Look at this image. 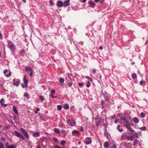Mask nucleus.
Returning a JSON list of instances; mask_svg holds the SVG:
<instances>
[{
  "label": "nucleus",
  "instance_id": "obj_1",
  "mask_svg": "<svg viewBox=\"0 0 148 148\" xmlns=\"http://www.w3.org/2000/svg\"><path fill=\"white\" fill-rule=\"evenodd\" d=\"M7 41L8 42V47L11 50L12 52V55L14 56V52L16 50V46L11 40H8Z\"/></svg>",
  "mask_w": 148,
  "mask_h": 148
},
{
  "label": "nucleus",
  "instance_id": "obj_2",
  "mask_svg": "<svg viewBox=\"0 0 148 148\" xmlns=\"http://www.w3.org/2000/svg\"><path fill=\"white\" fill-rule=\"evenodd\" d=\"M84 143L86 145H88L91 143L92 140L90 137H87L85 138Z\"/></svg>",
  "mask_w": 148,
  "mask_h": 148
},
{
  "label": "nucleus",
  "instance_id": "obj_3",
  "mask_svg": "<svg viewBox=\"0 0 148 148\" xmlns=\"http://www.w3.org/2000/svg\"><path fill=\"white\" fill-rule=\"evenodd\" d=\"M20 130L25 137H26L27 139H29V135L27 132H26V130L23 128H21Z\"/></svg>",
  "mask_w": 148,
  "mask_h": 148
},
{
  "label": "nucleus",
  "instance_id": "obj_4",
  "mask_svg": "<svg viewBox=\"0 0 148 148\" xmlns=\"http://www.w3.org/2000/svg\"><path fill=\"white\" fill-rule=\"evenodd\" d=\"M20 81L19 79H14L13 80L12 82L13 85L18 86L20 83Z\"/></svg>",
  "mask_w": 148,
  "mask_h": 148
},
{
  "label": "nucleus",
  "instance_id": "obj_5",
  "mask_svg": "<svg viewBox=\"0 0 148 148\" xmlns=\"http://www.w3.org/2000/svg\"><path fill=\"white\" fill-rule=\"evenodd\" d=\"M15 135L17 137L22 138L23 140L25 139L24 137L19 132L15 131L14 132Z\"/></svg>",
  "mask_w": 148,
  "mask_h": 148
},
{
  "label": "nucleus",
  "instance_id": "obj_6",
  "mask_svg": "<svg viewBox=\"0 0 148 148\" xmlns=\"http://www.w3.org/2000/svg\"><path fill=\"white\" fill-rule=\"evenodd\" d=\"M67 123L71 126H73L75 125L76 123L75 121L73 120H68L67 121Z\"/></svg>",
  "mask_w": 148,
  "mask_h": 148
},
{
  "label": "nucleus",
  "instance_id": "obj_7",
  "mask_svg": "<svg viewBox=\"0 0 148 148\" xmlns=\"http://www.w3.org/2000/svg\"><path fill=\"white\" fill-rule=\"evenodd\" d=\"M125 127H126L128 129L130 132H134V130H133L132 128L131 127L130 124L128 121L127 122L125 123Z\"/></svg>",
  "mask_w": 148,
  "mask_h": 148
},
{
  "label": "nucleus",
  "instance_id": "obj_8",
  "mask_svg": "<svg viewBox=\"0 0 148 148\" xmlns=\"http://www.w3.org/2000/svg\"><path fill=\"white\" fill-rule=\"evenodd\" d=\"M131 144L123 142L121 144V145L122 147H125V148H130Z\"/></svg>",
  "mask_w": 148,
  "mask_h": 148
},
{
  "label": "nucleus",
  "instance_id": "obj_9",
  "mask_svg": "<svg viewBox=\"0 0 148 148\" xmlns=\"http://www.w3.org/2000/svg\"><path fill=\"white\" fill-rule=\"evenodd\" d=\"M57 6L58 8H61L63 6V3L61 1H59L57 2Z\"/></svg>",
  "mask_w": 148,
  "mask_h": 148
},
{
  "label": "nucleus",
  "instance_id": "obj_10",
  "mask_svg": "<svg viewBox=\"0 0 148 148\" xmlns=\"http://www.w3.org/2000/svg\"><path fill=\"white\" fill-rule=\"evenodd\" d=\"M70 0H66L64 1L63 3V7L66 8L69 5Z\"/></svg>",
  "mask_w": 148,
  "mask_h": 148
},
{
  "label": "nucleus",
  "instance_id": "obj_11",
  "mask_svg": "<svg viewBox=\"0 0 148 148\" xmlns=\"http://www.w3.org/2000/svg\"><path fill=\"white\" fill-rule=\"evenodd\" d=\"M128 136L126 133L123 132L122 133V135L121 137V140H124L125 139H127V136Z\"/></svg>",
  "mask_w": 148,
  "mask_h": 148
},
{
  "label": "nucleus",
  "instance_id": "obj_12",
  "mask_svg": "<svg viewBox=\"0 0 148 148\" xmlns=\"http://www.w3.org/2000/svg\"><path fill=\"white\" fill-rule=\"evenodd\" d=\"M23 81L25 84V87H27V86L28 81L26 79V77L25 75H24V77L23 78Z\"/></svg>",
  "mask_w": 148,
  "mask_h": 148
},
{
  "label": "nucleus",
  "instance_id": "obj_13",
  "mask_svg": "<svg viewBox=\"0 0 148 148\" xmlns=\"http://www.w3.org/2000/svg\"><path fill=\"white\" fill-rule=\"evenodd\" d=\"M66 77L65 78V79L66 81H69L71 79V75L69 73H68L66 74Z\"/></svg>",
  "mask_w": 148,
  "mask_h": 148
},
{
  "label": "nucleus",
  "instance_id": "obj_14",
  "mask_svg": "<svg viewBox=\"0 0 148 148\" xmlns=\"http://www.w3.org/2000/svg\"><path fill=\"white\" fill-rule=\"evenodd\" d=\"M104 97L105 100L106 102H109L110 99V97L108 96L106 94L104 95Z\"/></svg>",
  "mask_w": 148,
  "mask_h": 148
},
{
  "label": "nucleus",
  "instance_id": "obj_15",
  "mask_svg": "<svg viewBox=\"0 0 148 148\" xmlns=\"http://www.w3.org/2000/svg\"><path fill=\"white\" fill-rule=\"evenodd\" d=\"M4 102V99H1L0 100V103L1 104V105L2 106H3L4 107H6L7 106V104H5L3 103Z\"/></svg>",
  "mask_w": 148,
  "mask_h": 148
},
{
  "label": "nucleus",
  "instance_id": "obj_16",
  "mask_svg": "<svg viewBox=\"0 0 148 148\" xmlns=\"http://www.w3.org/2000/svg\"><path fill=\"white\" fill-rule=\"evenodd\" d=\"M134 139V137L132 136H128L126 139L127 140L132 141Z\"/></svg>",
  "mask_w": 148,
  "mask_h": 148
},
{
  "label": "nucleus",
  "instance_id": "obj_17",
  "mask_svg": "<svg viewBox=\"0 0 148 148\" xmlns=\"http://www.w3.org/2000/svg\"><path fill=\"white\" fill-rule=\"evenodd\" d=\"M40 135V133L38 132H34L33 134V136L35 137H38Z\"/></svg>",
  "mask_w": 148,
  "mask_h": 148
},
{
  "label": "nucleus",
  "instance_id": "obj_18",
  "mask_svg": "<svg viewBox=\"0 0 148 148\" xmlns=\"http://www.w3.org/2000/svg\"><path fill=\"white\" fill-rule=\"evenodd\" d=\"M132 121L135 123H138L139 122V120L138 119V118L136 117H134L132 119Z\"/></svg>",
  "mask_w": 148,
  "mask_h": 148
},
{
  "label": "nucleus",
  "instance_id": "obj_19",
  "mask_svg": "<svg viewBox=\"0 0 148 148\" xmlns=\"http://www.w3.org/2000/svg\"><path fill=\"white\" fill-rule=\"evenodd\" d=\"M138 144H140V143L139 141L137 139H135L134 140V143H133V145L134 146H135L136 145Z\"/></svg>",
  "mask_w": 148,
  "mask_h": 148
},
{
  "label": "nucleus",
  "instance_id": "obj_20",
  "mask_svg": "<svg viewBox=\"0 0 148 148\" xmlns=\"http://www.w3.org/2000/svg\"><path fill=\"white\" fill-rule=\"evenodd\" d=\"M69 107V105L67 103L65 104L64 106V108L65 110H68Z\"/></svg>",
  "mask_w": 148,
  "mask_h": 148
},
{
  "label": "nucleus",
  "instance_id": "obj_21",
  "mask_svg": "<svg viewBox=\"0 0 148 148\" xmlns=\"http://www.w3.org/2000/svg\"><path fill=\"white\" fill-rule=\"evenodd\" d=\"M13 110L14 112L17 114L18 115V112L17 111V110L16 108V107L14 106L13 107Z\"/></svg>",
  "mask_w": 148,
  "mask_h": 148
},
{
  "label": "nucleus",
  "instance_id": "obj_22",
  "mask_svg": "<svg viewBox=\"0 0 148 148\" xmlns=\"http://www.w3.org/2000/svg\"><path fill=\"white\" fill-rule=\"evenodd\" d=\"M120 127V125H118L117 127V129L120 132H121L123 131V128H120L119 127Z\"/></svg>",
  "mask_w": 148,
  "mask_h": 148
},
{
  "label": "nucleus",
  "instance_id": "obj_23",
  "mask_svg": "<svg viewBox=\"0 0 148 148\" xmlns=\"http://www.w3.org/2000/svg\"><path fill=\"white\" fill-rule=\"evenodd\" d=\"M134 132H135V133H132V134H133V136L135 138H138L139 137V136L137 132H135L134 131Z\"/></svg>",
  "mask_w": 148,
  "mask_h": 148
},
{
  "label": "nucleus",
  "instance_id": "obj_24",
  "mask_svg": "<svg viewBox=\"0 0 148 148\" xmlns=\"http://www.w3.org/2000/svg\"><path fill=\"white\" fill-rule=\"evenodd\" d=\"M109 143L107 142H106L104 144V147L105 148H107L109 146Z\"/></svg>",
  "mask_w": 148,
  "mask_h": 148
},
{
  "label": "nucleus",
  "instance_id": "obj_25",
  "mask_svg": "<svg viewBox=\"0 0 148 148\" xmlns=\"http://www.w3.org/2000/svg\"><path fill=\"white\" fill-rule=\"evenodd\" d=\"M32 68H30L29 66H27L25 69V71L26 72H27L29 71H32Z\"/></svg>",
  "mask_w": 148,
  "mask_h": 148
},
{
  "label": "nucleus",
  "instance_id": "obj_26",
  "mask_svg": "<svg viewBox=\"0 0 148 148\" xmlns=\"http://www.w3.org/2000/svg\"><path fill=\"white\" fill-rule=\"evenodd\" d=\"M23 96L25 97H26L27 99H28L29 98V95L27 94V92H25L24 93Z\"/></svg>",
  "mask_w": 148,
  "mask_h": 148
},
{
  "label": "nucleus",
  "instance_id": "obj_27",
  "mask_svg": "<svg viewBox=\"0 0 148 148\" xmlns=\"http://www.w3.org/2000/svg\"><path fill=\"white\" fill-rule=\"evenodd\" d=\"M72 133L73 134H79V132L78 131L76 130H74L72 131Z\"/></svg>",
  "mask_w": 148,
  "mask_h": 148
},
{
  "label": "nucleus",
  "instance_id": "obj_28",
  "mask_svg": "<svg viewBox=\"0 0 148 148\" xmlns=\"http://www.w3.org/2000/svg\"><path fill=\"white\" fill-rule=\"evenodd\" d=\"M90 5L91 6L92 8H94L95 7V4L94 3L91 2L90 3Z\"/></svg>",
  "mask_w": 148,
  "mask_h": 148
},
{
  "label": "nucleus",
  "instance_id": "obj_29",
  "mask_svg": "<svg viewBox=\"0 0 148 148\" xmlns=\"http://www.w3.org/2000/svg\"><path fill=\"white\" fill-rule=\"evenodd\" d=\"M54 132L56 133H60V131L59 129L57 128H55L54 130Z\"/></svg>",
  "mask_w": 148,
  "mask_h": 148
},
{
  "label": "nucleus",
  "instance_id": "obj_30",
  "mask_svg": "<svg viewBox=\"0 0 148 148\" xmlns=\"http://www.w3.org/2000/svg\"><path fill=\"white\" fill-rule=\"evenodd\" d=\"M59 81L61 83L60 84L61 85L63 84V83L64 82V79L63 78H60L59 79Z\"/></svg>",
  "mask_w": 148,
  "mask_h": 148
},
{
  "label": "nucleus",
  "instance_id": "obj_31",
  "mask_svg": "<svg viewBox=\"0 0 148 148\" xmlns=\"http://www.w3.org/2000/svg\"><path fill=\"white\" fill-rule=\"evenodd\" d=\"M7 148H16V146L14 145H9Z\"/></svg>",
  "mask_w": 148,
  "mask_h": 148
},
{
  "label": "nucleus",
  "instance_id": "obj_32",
  "mask_svg": "<svg viewBox=\"0 0 148 148\" xmlns=\"http://www.w3.org/2000/svg\"><path fill=\"white\" fill-rule=\"evenodd\" d=\"M104 136L107 138H109V133H108L106 132H105L104 133Z\"/></svg>",
  "mask_w": 148,
  "mask_h": 148
},
{
  "label": "nucleus",
  "instance_id": "obj_33",
  "mask_svg": "<svg viewBox=\"0 0 148 148\" xmlns=\"http://www.w3.org/2000/svg\"><path fill=\"white\" fill-rule=\"evenodd\" d=\"M140 116L141 117L144 118L145 117V114L144 113L141 112L140 113Z\"/></svg>",
  "mask_w": 148,
  "mask_h": 148
},
{
  "label": "nucleus",
  "instance_id": "obj_34",
  "mask_svg": "<svg viewBox=\"0 0 148 148\" xmlns=\"http://www.w3.org/2000/svg\"><path fill=\"white\" fill-rule=\"evenodd\" d=\"M39 98L42 101H43L45 100V98L42 95H40L39 96Z\"/></svg>",
  "mask_w": 148,
  "mask_h": 148
},
{
  "label": "nucleus",
  "instance_id": "obj_35",
  "mask_svg": "<svg viewBox=\"0 0 148 148\" xmlns=\"http://www.w3.org/2000/svg\"><path fill=\"white\" fill-rule=\"evenodd\" d=\"M57 109L59 110H60L62 109V106L61 105H58L57 106Z\"/></svg>",
  "mask_w": 148,
  "mask_h": 148
},
{
  "label": "nucleus",
  "instance_id": "obj_36",
  "mask_svg": "<svg viewBox=\"0 0 148 148\" xmlns=\"http://www.w3.org/2000/svg\"><path fill=\"white\" fill-rule=\"evenodd\" d=\"M132 78H133L134 79H135L137 77L135 73H133L132 75Z\"/></svg>",
  "mask_w": 148,
  "mask_h": 148
},
{
  "label": "nucleus",
  "instance_id": "obj_37",
  "mask_svg": "<svg viewBox=\"0 0 148 148\" xmlns=\"http://www.w3.org/2000/svg\"><path fill=\"white\" fill-rule=\"evenodd\" d=\"M139 129L141 130L145 131L146 129V127L144 126L140 127Z\"/></svg>",
  "mask_w": 148,
  "mask_h": 148
},
{
  "label": "nucleus",
  "instance_id": "obj_38",
  "mask_svg": "<svg viewBox=\"0 0 148 148\" xmlns=\"http://www.w3.org/2000/svg\"><path fill=\"white\" fill-rule=\"evenodd\" d=\"M0 148H5L4 145L2 142H0Z\"/></svg>",
  "mask_w": 148,
  "mask_h": 148
},
{
  "label": "nucleus",
  "instance_id": "obj_39",
  "mask_svg": "<svg viewBox=\"0 0 148 148\" xmlns=\"http://www.w3.org/2000/svg\"><path fill=\"white\" fill-rule=\"evenodd\" d=\"M49 3L50 6H53L54 5V3L53 1L52 0H49Z\"/></svg>",
  "mask_w": 148,
  "mask_h": 148
},
{
  "label": "nucleus",
  "instance_id": "obj_40",
  "mask_svg": "<svg viewBox=\"0 0 148 148\" xmlns=\"http://www.w3.org/2000/svg\"><path fill=\"white\" fill-rule=\"evenodd\" d=\"M73 85V82H69L68 84L67 85L69 87H70L71 86Z\"/></svg>",
  "mask_w": 148,
  "mask_h": 148
},
{
  "label": "nucleus",
  "instance_id": "obj_41",
  "mask_svg": "<svg viewBox=\"0 0 148 148\" xmlns=\"http://www.w3.org/2000/svg\"><path fill=\"white\" fill-rule=\"evenodd\" d=\"M66 143V141L65 140H62L61 141V144L62 145H63Z\"/></svg>",
  "mask_w": 148,
  "mask_h": 148
},
{
  "label": "nucleus",
  "instance_id": "obj_42",
  "mask_svg": "<svg viewBox=\"0 0 148 148\" xmlns=\"http://www.w3.org/2000/svg\"><path fill=\"white\" fill-rule=\"evenodd\" d=\"M53 140L54 141L55 143H58V140L57 138L55 137H53Z\"/></svg>",
  "mask_w": 148,
  "mask_h": 148
},
{
  "label": "nucleus",
  "instance_id": "obj_43",
  "mask_svg": "<svg viewBox=\"0 0 148 148\" xmlns=\"http://www.w3.org/2000/svg\"><path fill=\"white\" fill-rule=\"evenodd\" d=\"M85 77V78H86L88 80H89L91 82H92V79L91 78L89 77H88V76H86Z\"/></svg>",
  "mask_w": 148,
  "mask_h": 148
},
{
  "label": "nucleus",
  "instance_id": "obj_44",
  "mask_svg": "<svg viewBox=\"0 0 148 148\" xmlns=\"http://www.w3.org/2000/svg\"><path fill=\"white\" fill-rule=\"evenodd\" d=\"M91 84V83L89 81L87 82V84H86V86L88 88L90 86V85Z\"/></svg>",
  "mask_w": 148,
  "mask_h": 148
},
{
  "label": "nucleus",
  "instance_id": "obj_45",
  "mask_svg": "<svg viewBox=\"0 0 148 148\" xmlns=\"http://www.w3.org/2000/svg\"><path fill=\"white\" fill-rule=\"evenodd\" d=\"M39 110L40 109L38 108H36V110L34 112V113L36 114H37L38 113V111H39Z\"/></svg>",
  "mask_w": 148,
  "mask_h": 148
},
{
  "label": "nucleus",
  "instance_id": "obj_46",
  "mask_svg": "<svg viewBox=\"0 0 148 148\" xmlns=\"http://www.w3.org/2000/svg\"><path fill=\"white\" fill-rule=\"evenodd\" d=\"M11 72H10L9 73V74L8 75H5V76L7 77H9L11 76Z\"/></svg>",
  "mask_w": 148,
  "mask_h": 148
},
{
  "label": "nucleus",
  "instance_id": "obj_47",
  "mask_svg": "<svg viewBox=\"0 0 148 148\" xmlns=\"http://www.w3.org/2000/svg\"><path fill=\"white\" fill-rule=\"evenodd\" d=\"M125 119V116H121L120 118L121 120L123 121H124Z\"/></svg>",
  "mask_w": 148,
  "mask_h": 148
},
{
  "label": "nucleus",
  "instance_id": "obj_48",
  "mask_svg": "<svg viewBox=\"0 0 148 148\" xmlns=\"http://www.w3.org/2000/svg\"><path fill=\"white\" fill-rule=\"evenodd\" d=\"M144 82L145 83V81H144L143 80H142L140 82V85H142L143 84Z\"/></svg>",
  "mask_w": 148,
  "mask_h": 148
},
{
  "label": "nucleus",
  "instance_id": "obj_49",
  "mask_svg": "<svg viewBox=\"0 0 148 148\" xmlns=\"http://www.w3.org/2000/svg\"><path fill=\"white\" fill-rule=\"evenodd\" d=\"M29 75L31 76L32 77L33 76V73H32V70L30 71V72L29 73Z\"/></svg>",
  "mask_w": 148,
  "mask_h": 148
},
{
  "label": "nucleus",
  "instance_id": "obj_50",
  "mask_svg": "<svg viewBox=\"0 0 148 148\" xmlns=\"http://www.w3.org/2000/svg\"><path fill=\"white\" fill-rule=\"evenodd\" d=\"M10 127L9 125H8L5 127V130H7L10 128Z\"/></svg>",
  "mask_w": 148,
  "mask_h": 148
},
{
  "label": "nucleus",
  "instance_id": "obj_51",
  "mask_svg": "<svg viewBox=\"0 0 148 148\" xmlns=\"http://www.w3.org/2000/svg\"><path fill=\"white\" fill-rule=\"evenodd\" d=\"M55 90L54 89H52L51 91V92L52 94L54 93H55Z\"/></svg>",
  "mask_w": 148,
  "mask_h": 148
},
{
  "label": "nucleus",
  "instance_id": "obj_52",
  "mask_svg": "<svg viewBox=\"0 0 148 148\" xmlns=\"http://www.w3.org/2000/svg\"><path fill=\"white\" fill-rule=\"evenodd\" d=\"M6 140L5 138H3V137H1V140L2 141H4Z\"/></svg>",
  "mask_w": 148,
  "mask_h": 148
},
{
  "label": "nucleus",
  "instance_id": "obj_53",
  "mask_svg": "<svg viewBox=\"0 0 148 148\" xmlns=\"http://www.w3.org/2000/svg\"><path fill=\"white\" fill-rule=\"evenodd\" d=\"M83 85V82H80L78 83V85L79 86H82Z\"/></svg>",
  "mask_w": 148,
  "mask_h": 148
},
{
  "label": "nucleus",
  "instance_id": "obj_54",
  "mask_svg": "<svg viewBox=\"0 0 148 148\" xmlns=\"http://www.w3.org/2000/svg\"><path fill=\"white\" fill-rule=\"evenodd\" d=\"M101 103L102 106L104 105V104H105V102L104 101H101Z\"/></svg>",
  "mask_w": 148,
  "mask_h": 148
},
{
  "label": "nucleus",
  "instance_id": "obj_55",
  "mask_svg": "<svg viewBox=\"0 0 148 148\" xmlns=\"http://www.w3.org/2000/svg\"><path fill=\"white\" fill-rule=\"evenodd\" d=\"M50 96H51V98H56L57 97V96H52V94H50Z\"/></svg>",
  "mask_w": 148,
  "mask_h": 148
},
{
  "label": "nucleus",
  "instance_id": "obj_56",
  "mask_svg": "<svg viewBox=\"0 0 148 148\" xmlns=\"http://www.w3.org/2000/svg\"><path fill=\"white\" fill-rule=\"evenodd\" d=\"M20 52L21 53H25V51L24 49H23L21 50Z\"/></svg>",
  "mask_w": 148,
  "mask_h": 148
},
{
  "label": "nucleus",
  "instance_id": "obj_57",
  "mask_svg": "<svg viewBox=\"0 0 148 148\" xmlns=\"http://www.w3.org/2000/svg\"><path fill=\"white\" fill-rule=\"evenodd\" d=\"M65 130H64L63 129H62L61 130V132L63 134H64L65 133Z\"/></svg>",
  "mask_w": 148,
  "mask_h": 148
},
{
  "label": "nucleus",
  "instance_id": "obj_58",
  "mask_svg": "<svg viewBox=\"0 0 148 148\" xmlns=\"http://www.w3.org/2000/svg\"><path fill=\"white\" fill-rule=\"evenodd\" d=\"M116 118V116L115 115L112 116L111 117V118L113 119H115Z\"/></svg>",
  "mask_w": 148,
  "mask_h": 148
},
{
  "label": "nucleus",
  "instance_id": "obj_59",
  "mask_svg": "<svg viewBox=\"0 0 148 148\" xmlns=\"http://www.w3.org/2000/svg\"><path fill=\"white\" fill-rule=\"evenodd\" d=\"M111 148H117V147L115 145H113L111 147Z\"/></svg>",
  "mask_w": 148,
  "mask_h": 148
},
{
  "label": "nucleus",
  "instance_id": "obj_60",
  "mask_svg": "<svg viewBox=\"0 0 148 148\" xmlns=\"http://www.w3.org/2000/svg\"><path fill=\"white\" fill-rule=\"evenodd\" d=\"M9 144V143L8 142H7L5 144V147H6V148H7V147H8V146H9V145H8Z\"/></svg>",
  "mask_w": 148,
  "mask_h": 148
},
{
  "label": "nucleus",
  "instance_id": "obj_61",
  "mask_svg": "<svg viewBox=\"0 0 148 148\" xmlns=\"http://www.w3.org/2000/svg\"><path fill=\"white\" fill-rule=\"evenodd\" d=\"M80 131L82 132H83L84 131V129L82 127H81L80 129Z\"/></svg>",
  "mask_w": 148,
  "mask_h": 148
},
{
  "label": "nucleus",
  "instance_id": "obj_62",
  "mask_svg": "<svg viewBox=\"0 0 148 148\" xmlns=\"http://www.w3.org/2000/svg\"><path fill=\"white\" fill-rule=\"evenodd\" d=\"M7 71H8L7 69H6L5 70L3 71V73H4V74H5L7 72Z\"/></svg>",
  "mask_w": 148,
  "mask_h": 148
},
{
  "label": "nucleus",
  "instance_id": "obj_63",
  "mask_svg": "<svg viewBox=\"0 0 148 148\" xmlns=\"http://www.w3.org/2000/svg\"><path fill=\"white\" fill-rule=\"evenodd\" d=\"M118 122V119H116L114 121V123L116 124Z\"/></svg>",
  "mask_w": 148,
  "mask_h": 148
},
{
  "label": "nucleus",
  "instance_id": "obj_64",
  "mask_svg": "<svg viewBox=\"0 0 148 148\" xmlns=\"http://www.w3.org/2000/svg\"><path fill=\"white\" fill-rule=\"evenodd\" d=\"M124 123H126L128 121L126 119H125L124 121H123Z\"/></svg>",
  "mask_w": 148,
  "mask_h": 148
}]
</instances>
